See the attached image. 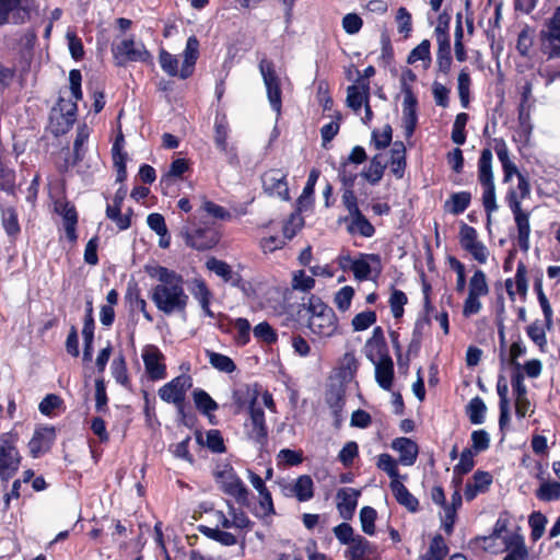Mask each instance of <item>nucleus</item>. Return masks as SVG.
<instances>
[{
  "label": "nucleus",
  "mask_w": 560,
  "mask_h": 560,
  "mask_svg": "<svg viewBox=\"0 0 560 560\" xmlns=\"http://www.w3.org/2000/svg\"><path fill=\"white\" fill-rule=\"evenodd\" d=\"M145 272L158 280V284L150 291L155 307L167 316L184 314L189 296L184 288L183 276L163 266H145Z\"/></svg>",
  "instance_id": "nucleus-1"
},
{
  "label": "nucleus",
  "mask_w": 560,
  "mask_h": 560,
  "mask_svg": "<svg viewBox=\"0 0 560 560\" xmlns=\"http://www.w3.org/2000/svg\"><path fill=\"white\" fill-rule=\"evenodd\" d=\"M298 323L306 327L314 339H327L338 334V317L328 304L312 295L298 311Z\"/></svg>",
  "instance_id": "nucleus-2"
},
{
  "label": "nucleus",
  "mask_w": 560,
  "mask_h": 560,
  "mask_svg": "<svg viewBox=\"0 0 560 560\" xmlns=\"http://www.w3.org/2000/svg\"><path fill=\"white\" fill-rule=\"evenodd\" d=\"M81 81L82 75L80 70H71L69 73V82L72 98L60 96L50 114V120L56 135L66 133L75 121L78 110L77 102L82 98Z\"/></svg>",
  "instance_id": "nucleus-3"
},
{
  "label": "nucleus",
  "mask_w": 560,
  "mask_h": 560,
  "mask_svg": "<svg viewBox=\"0 0 560 560\" xmlns=\"http://www.w3.org/2000/svg\"><path fill=\"white\" fill-rule=\"evenodd\" d=\"M539 39L540 50L547 60H555L560 63V5L545 21L539 33ZM538 75L545 79V85L549 86L556 79L560 78V69L558 71L540 70Z\"/></svg>",
  "instance_id": "nucleus-4"
},
{
  "label": "nucleus",
  "mask_w": 560,
  "mask_h": 560,
  "mask_svg": "<svg viewBox=\"0 0 560 560\" xmlns=\"http://www.w3.org/2000/svg\"><path fill=\"white\" fill-rule=\"evenodd\" d=\"M19 435L5 432L0 435V479L7 483L19 470L21 455L16 448Z\"/></svg>",
  "instance_id": "nucleus-5"
},
{
  "label": "nucleus",
  "mask_w": 560,
  "mask_h": 560,
  "mask_svg": "<svg viewBox=\"0 0 560 560\" xmlns=\"http://www.w3.org/2000/svg\"><path fill=\"white\" fill-rule=\"evenodd\" d=\"M214 478L222 492L234 498L238 504L248 505L249 491L232 467L224 466L214 474Z\"/></svg>",
  "instance_id": "nucleus-6"
},
{
  "label": "nucleus",
  "mask_w": 560,
  "mask_h": 560,
  "mask_svg": "<svg viewBox=\"0 0 560 560\" xmlns=\"http://www.w3.org/2000/svg\"><path fill=\"white\" fill-rule=\"evenodd\" d=\"M192 386V378L189 375L182 374L159 389V397L167 404H173L177 412L184 416L186 393Z\"/></svg>",
  "instance_id": "nucleus-7"
},
{
  "label": "nucleus",
  "mask_w": 560,
  "mask_h": 560,
  "mask_svg": "<svg viewBox=\"0 0 560 560\" xmlns=\"http://www.w3.org/2000/svg\"><path fill=\"white\" fill-rule=\"evenodd\" d=\"M36 9L35 0H0V26L10 22V14L12 23L23 24L31 19Z\"/></svg>",
  "instance_id": "nucleus-8"
},
{
  "label": "nucleus",
  "mask_w": 560,
  "mask_h": 560,
  "mask_svg": "<svg viewBox=\"0 0 560 560\" xmlns=\"http://www.w3.org/2000/svg\"><path fill=\"white\" fill-rule=\"evenodd\" d=\"M259 71L266 86L270 106L279 115L282 106V92L280 88V79L276 73L273 62L267 59H261L259 62Z\"/></svg>",
  "instance_id": "nucleus-9"
},
{
  "label": "nucleus",
  "mask_w": 560,
  "mask_h": 560,
  "mask_svg": "<svg viewBox=\"0 0 560 560\" xmlns=\"http://www.w3.org/2000/svg\"><path fill=\"white\" fill-rule=\"evenodd\" d=\"M459 244L479 264H486L489 252L486 245L478 240L477 230L466 223H462L459 230Z\"/></svg>",
  "instance_id": "nucleus-10"
},
{
  "label": "nucleus",
  "mask_w": 560,
  "mask_h": 560,
  "mask_svg": "<svg viewBox=\"0 0 560 560\" xmlns=\"http://www.w3.org/2000/svg\"><path fill=\"white\" fill-rule=\"evenodd\" d=\"M443 16L441 15L439 21L440 24L435 27V36L438 42L436 51V67L440 73L447 75L451 71L452 55H451V40L447 32L448 24L442 25Z\"/></svg>",
  "instance_id": "nucleus-11"
},
{
  "label": "nucleus",
  "mask_w": 560,
  "mask_h": 560,
  "mask_svg": "<svg viewBox=\"0 0 560 560\" xmlns=\"http://www.w3.org/2000/svg\"><path fill=\"white\" fill-rule=\"evenodd\" d=\"M262 188L269 196L279 197L282 200H289V187L287 173L279 168H272L265 172L261 176Z\"/></svg>",
  "instance_id": "nucleus-12"
},
{
  "label": "nucleus",
  "mask_w": 560,
  "mask_h": 560,
  "mask_svg": "<svg viewBox=\"0 0 560 560\" xmlns=\"http://www.w3.org/2000/svg\"><path fill=\"white\" fill-rule=\"evenodd\" d=\"M247 435L259 447L267 444V425L265 420V412L261 407L252 406L249 410V422L245 423Z\"/></svg>",
  "instance_id": "nucleus-13"
},
{
  "label": "nucleus",
  "mask_w": 560,
  "mask_h": 560,
  "mask_svg": "<svg viewBox=\"0 0 560 560\" xmlns=\"http://www.w3.org/2000/svg\"><path fill=\"white\" fill-rule=\"evenodd\" d=\"M163 354L158 347L149 345L143 349L142 359L145 372L153 381L163 380L166 376V366L162 363Z\"/></svg>",
  "instance_id": "nucleus-14"
},
{
  "label": "nucleus",
  "mask_w": 560,
  "mask_h": 560,
  "mask_svg": "<svg viewBox=\"0 0 560 560\" xmlns=\"http://www.w3.org/2000/svg\"><path fill=\"white\" fill-rule=\"evenodd\" d=\"M374 270L378 276L382 272L381 256L378 254H359L352 262L351 271L359 281L369 279L370 273Z\"/></svg>",
  "instance_id": "nucleus-15"
},
{
  "label": "nucleus",
  "mask_w": 560,
  "mask_h": 560,
  "mask_svg": "<svg viewBox=\"0 0 560 560\" xmlns=\"http://www.w3.org/2000/svg\"><path fill=\"white\" fill-rule=\"evenodd\" d=\"M375 365V380L380 387L385 390H389L393 385L394 378V363L388 353L375 354L374 362Z\"/></svg>",
  "instance_id": "nucleus-16"
},
{
  "label": "nucleus",
  "mask_w": 560,
  "mask_h": 560,
  "mask_svg": "<svg viewBox=\"0 0 560 560\" xmlns=\"http://www.w3.org/2000/svg\"><path fill=\"white\" fill-rule=\"evenodd\" d=\"M418 100L413 92L407 90V96L402 101V126L405 136L412 137L418 124Z\"/></svg>",
  "instance_id": "nucleus-17"
},
{
  "label": "nucleus",
  "mask_w": 560,
  "mask_h": 560,
  "mask_svg": "<svg viewBox=\"0 0 560 560\" xmlns=\"http://www.w3.org/2000/svg\"><path fill=\"white\" fill-rule=\"evenodd\" d=\"M55 436L56 433L52 427H45L36 430L28 442L32 457L37 458L42 454L48 452L54 443Z\"/></svg>",
  "instance_id": "nucleus-18"
},
{
  "label": "nucleus",
  "mask_w": 560,
  "mask_h": 560,
  "mask_svg": "<svg viewBox=\"0 0 560 560\" xmlns=\"http://www.w3.org/2000/svg\"><path fill=\"white\" fill-rule=\"evenodd\" d=\"M370 101L369 82L358 79L357 83L347 88V105L354 113H359L361 107Z\"/></svg>",
  "instance_id": "nucleus-19"
},
{
  "label": "nucleus",
  "mask_w": 560,
  "mask_h": 560,
  "mask_svg": "<svg viewBox=\"0 0 560 560\" xmlns=\"http://www.w3.org/2000/svg\"><path fill=\"white\" fill-rule=\"evenodd\" d=\"M186 242L198 250H206L217 245L219 236L212 229H196L191 233H187Z\"/></svg>",
  "instance_id": "nucleus-20"
},
{
  "label": "nucleus",
  "mask_w": 560,
  "mask_h": 560,
  "mask_svg": "<svg viewBox=\"0 0 560 560\" xmlns=\"http://www.w3.org/2000/svg\"><path fill=\"white\" fill-rule=\"evenodd\" d=\"M342 221L347 223V232L351 235L359 234L369 238L375 234V228L361 211L348 214Z\"/></svg>",
  "instance_id": "nucleus-21"
},
{
  "label": "nucleus",
  "mask_w": 560,
  "mask_h": 560,
  "mask_svg": "<svg viewBox=\"0 0 560 560\" xmlns=\"http://www.w3.org/2000/svg\"><path fill=\"white\" fill-rule=\"evenodd\" d=\"M117 54L125 56L128 61L145 62L151 58L150 52L141 43H136L132 38L121 40L116 47Z\"/></svg>",
  "instance_id": "nucleus-22"
},
{
  "label": "nucleus",
  "mask_w": 560,
  "mask_h": 560,
  "mask_svg": "<svg viewBox=\"0 0 560 560\" xmlns=\"http://www.w3.org/2000/svg\"><path fill=\"white\" fill-rule=\"evenodd\" d=\"M360 492L353 488H342L337 492V509L343 520H350L355 511Z\"/></svg>",
  "instance_id": "nucleus-23"
},
{
  "label": "nucleus",
  "mask_w": 560,
  "mask_h": 560,
  "mask_svg": "<svg viewBox=\"0 0 560 560\" xmlns=\"http://www.w3.org/2000/svg\"><path fill=\"white\" fill-rule=\"evenodd\" d=\"M493 478L490 472L483 470L475 471L471 482H467L464 495L467 501L474 500L479 493H485L492 485Z\"/></svg>",
  "instance_id": "nucleus-24"
},
{
  "label": "nucleus",
  "mask_w": 560,
  "mask_h": 560,
  "mask_svg": "<svg viewBox=\"0 0 560 560\" xmlns=\"http://www.w3.org/2000/svg\"><path fill=\"white\" fill-rule=\"evenodd\" d=\"M392 448L399 453V463L411 466L416 463L419 448L416 442L408 438H397L392 442Z\"/></svg>",
  "instance_id": "nucleus-25"
},
{
  "label": "nucleus",
  "mask_w": 560,
  "mask_h": 560,
  "mask_svg": "<svg viewBox=\"0 0 560 560\" xmlns=\"http://www.w3.org/2000/svg\"><path fill=\"white\" fill-rule=\"evenodd\" d=\"M199 56V40L196 36L187 39L186 47L183 52L184 61L180 68L179 77L187 79L192 74L195 63Z\"/></svg>",
  "instance_id": "nucleus-26"
},
{
  "label": "nucleus",
  "mask_w": 560,
  "mask_h": 560,
  "mask_svg": "<svg viewBox=\"0 0 560 560\" xmlns=\"http://www.w3.org/2000/svg\"><path fill=\"white\" fill-rule=\"evenodd\" d=\"M504 545L508 553L503 560H527L528 550L522 535L512 534L504 537Z\"/></svg>",
  "instance_id": "nucleus-27"
},
{
  "label": "nucleus",
  "mask_w": 560,
  "mask_h": 560,
  "mask_svg": "<svg viewBox=\"0 0 560 560\" xmlns=\"http://www.w3.org/2000/svg\"><path fill=\"white\" fill-rule=\"evenodd\" d=\"M390 489L396 501L405 506L409 512H417L419 509L418 499L399 480L390 481Z\"/></svg>",
  "instance_id": "nucleus-28"
},
{
  "label": "nucleus",
  "mask_w": 560,
  "mask_h": 560,
  "mask_svg": "<svg viewBox=\"0 0 560 560\" xmlns=\"http://www.w3.org/2000/svg\"><path fill=\"white\" fill-rule=\"evenodd\" d=\"M388 163L393 175L398 179L402 178L406 168V147L401 141L394 142Z\"/></svg>",
  "instance_id": "nucleus-29"
},
{
  "label": "nucleus",
  "mask_w": 560,
  "mask_h": 560,
  "mask_svg": "<svg viewBox=\"0 0 560 560\" xmlns=\"http://www.w3.org/2000/svg\"><path fill=\"white\" fill-rule=\"evenodd\" d=\"M388 161L384 154H375L371 159L369 166L361 173V176L370 184L375 185L382 179Z\"/></svg>",
  "instance_id": "nucleus-30"
},
{
  "label": "nucleus",
  "mask_w": 560,
  "mask_h": 560,
  "mask_svg": "<svg viewBox=\"0 0 560 560\" xmlns=\"http://www.w3.org/2000/svg\"><path fill=\"white\" fill-rule=\"evenodd\" d=\"M191 294H192L194 299L198 301L200 307L203 311V314L207 317L213 318L214 314L210 310V301L212 298V293L208 289V287L203 280L196 279L194 281V288L191 290Z\"/></svg>",
  "instance_id": "nucleus-31"
},
{
  "label": "nucleus",
  "mask_w": 560,
  "mask_h": 560,
  "mask_svg": "<svg viewBox=\"0 0 560 560\" xmlns=\"http://www.w3.org/2000/svg\"><path fill=\"white\" fill-rule=\"evenodd\" d=\"M348 546L346 556L349 560H363L374 552V547L361 535H357Z\"/></svg>",
  "instance_id": "nucleus-32"
},
{
  "label": "nucleus",
  "mask_w": 560,
  "mask_h": 560,
  "mask_svg": "<svg viewBox=\"0 0 560 560\" xmlns=\"http://www.w3.org/2000/svg\"><path fill=\"white\" fill-rule=\"evenodd\" d=\"M517 226V240L522 250L527 252L529 248V213L524 212L522 209L518 212H512Z\"/></svg>",
  "instance_id": "nucleus-33"
},
{
  "label": "nucleus",
  "mask_w": 560,
  "mask_h": 560,
  "mask_svg": "<svg viewBox=\"0 0 560 560\" xmlns=\"http://www.w3.org/2000/svg\"><path fill=\"white\" fill-rule=\"evenodd\" d=\"M492 151L486 148L481 151L478 160V182L479 184L493 183V168H492Z\"/></svg>",
  "instance_id": "nucleus-34"
},
{
  "label": "nucleus",
  "mask_w": 560,
  "mask_h": 560,
  "mask_svg": "<svg viewBox=\"0 0 560 560\" xmlns=\"http://www.w3.org/2000/svg\"><path fill=\"white\" fill-rule=\"evenodd\" d=\"M471 194L469 191L453 192L444 203L445 211L453 215L463 213L470 205Z\"/></svg>",
  "instance_id": "nucleus-35"
},
{
  "label": "nucleus",
  "mask_w": 560,
  "mask_h": 560,
  "mask_svg": "<svg viewBox=\"0 0 560 560\" xmlns=\"http://www.w3.org/2000/svg\"><path fill=\"white\" fill-rule=\"evenodd\" d=\"M387 353V348L381 327L373 329L372 337L365 343V354L371 362H374L375 354Z\"/></svg>",
  "instance_id": "nucleus-36"
},
{
  "label": "nucleus",
  "mask_w": 560,
  "mask_h": 560,
  "mask_svg": "<svg viewBox=\"0 0 560 560\" xmlns=\"http://www.w3.org/2000/svg\"><path fill=\"white\" fill-rule=\"evenodd\" d=\"M448 548L442 535H435L425 553L419 557V560H444L447 556Z\"/></svg>",
  "instance_id": "nucleus-37"
},
{
  "label": "nucleus",
  "mask_w": 560,
  "mask_h": 560,
  "mask_svg": "<svg viewBox=\"0 0 560 560\" xmlns=\"http://www.w3.org/2000/svg\"><path fill=\"white\" fill-rule=\"evenodd\" d=\"M535 495L539 501L553 502L560 500V482L553 480H542L536 489Z\"/></svg>",
  "instance_id": "nucleus-38"
},
{
  "label": "nucleus",
  "mask_w": 560,
  "mask_h": 560,
  "mask_svg": "<svg viewBox=\"0 0 560 560\" xmlns=\"http://www.w3.org/2000/svg\"><path fill=\"white\" fill-rule=\"evenodd\" d=\"M295 488V498L300 502L310 501L314 497V482L311 476L301 475L293 480Z\"/></svg>",
  "instance_id": "nucleus-39"
},
{
  "label": "nucleus",
  "mask_w": 560,
  "mask_h": 560,
  "mask_svg": "<svg viewBox=\"0 0 560 560\" xmlns=\"http://www.w3.org/2000/svg\"><path fill=\"white\" fill-rule=\"evenodd\" d=\"M470 85L471 79L470 73L467 67H464L457 78V90L458 96L460 101V105L464 108H467L470 102Z\"/></svg>",
  "instance_id": "nucleus-40"
},
{
  "label": "nucleus",
  "mask_w": 560,
  "mask_h": 560,
  "mask_svg": "<svg viewBox=\"0 0 560 560\" xmlns=\"http://www.w3.org/2000/svg\"><path fill=\"white\" fill-rule=\"evenodd\" d=\"M206 354L209 359L210 364L215 370L223 373H232L236 370V365L230 357L219 352H214L212 350H206Z\"/></svg>",
  "instance_id": "nucleus-41"
},
{
  "label": "nucleus",
  "mask_w": 560,
  "mask_h": 560,
  "mask_svg": "<svg viewBox=\"0 0 560 560\" xmlns=\"http://www.w3.org/2000/svg\"><path fill=\"white\" fill-rule=\"evenodd\" d=\"M229 322L236 330V334L234 336L235 342L238 346L247 345L250 340V331H252L249 322L243 317L229 318Z\"/></svg>",
  "instance_id": "nucleus-42"
},
{
  "label": "nucleus",
  "mask_w": 560,
  "mask_h": 560,
  "mask_svg": "<svg viewBox=\"0 0 560 560\" xmlns=\"http://www.w3.org/2000/svg\"><path fill=\"white\" fill-rule=\"evenodd\" d=\"M487 406L479 396L470 399L466 407L467 416L472 424H481L485 421Z\"/></svg>",
  "instance_id": "nucleus-43"
},
{
  "label": "nucleus",
  "mask_w": 560,
  "mask_h": 560,
  "mask_svg": "<svg viewBox=\"0 0 560 560\" xmlns=\"http://www.w3.org/2000/svg\"><path fill=\"white\" fill-rule=\"evenodd\" d=\"M192 398L196 408L205 415H210L211 411H215L219 408V405L211 396L201 388H196L192 392Z\"/></svg>",
  "instance_id": "nucleus-44"
},
{
  "label": "nucleus",
  "mask_w": 560,
  "mask_h": 560,
  "mask_svg": "<svg viewBox=\"0 0 560 560\" xmlns=\"http://www.w3.org/2000/svg\"><path fill=\"white\" fill-rule=\"evenodd\" d=\"M258 393L256 389H252L249 386L245 385L233 393V400L235 405L241 409L248 405V410H250L252 406H256Z\"/></svg>",
  "instance_id": "nucleus-45"
},
{
  "label": "nucleus",
  "mask_w": 560,
  "mask_h": 560,
  "mask_svg": "<svg viewBox=\"0 0 560 560\" xmlns=\"http://www.w3.org/2000/svg\"><path fill=\"white\" fill-rule=\"evenodd\" d=\"M482 191V205L487 213V219L490 221L491 215L498 210L497 197H495V185L493 183L480 184Z\"/></svg>",
  "instance_id": "nucleus-46"
},
{
  "label": "nucleus",
  "mask_w": 560,
  "mask_h": 560,
  "mask_svg": "<svg viewBox=\"0 0 560 560\" xmlns=\"http://www.w3.org/2000/svg\"><path fill=\"white\" fill-rule=\"evenodd\" d=\"M353 180H354V177H352V176H349V177L343 176L342 177L343 184L346 186H348V188L345 189V191L342 194V203L346 207V209L348 210V214H353L358 211H361L358 206V198L351 188L353 186Z\"/></svg>",
  "instance_id": "nucleus-47"
},
{
  "label": "nucleus",
  "mask_w": 560,
  "mask_h": 560,
  "mask_svg": "<svg viewBox=\"0 0 560 560\" xmlns=\"http://www.w3.org/2000/svg\"><path fill=\"white\" fill-rule=\"evenodd\" d=\"M110 370L113 377L118 384L124 387H129L130 381L128 377L126 361L122 354L113 360Z\"/></svg>",
  "instance_id": "nucleus-48"
},
{
  "label": "nucleus",
  "mask_w": 560,
  "mask_h": 560,
  "mask_svg": "<svg viewBox=\"0 0 560 560\" xmlns=\"http://www.w3.org/2000/svg\"><path fill=\"white\" fill-rule=\"evenodd\" d=\"M468 293L478 296H485L489 293L486 273L482 270L477 269L470 278Z\"/></svg>",
  "instance_id": "nucleus-49"
},
{
  "label": "nucleus",
  "mask_w": 560,
  "mask_h": 560,
  "mask_svg": "<svg viewBox=\"0 0 560 560\" xmlns=\"http://www.w3.org/2000/svg\"><path fill=\"white\" fill-rule=\"evenodd\" d=\"M431 44L429 39H423L418 46H416L408 55L407 62L412 65L419 60L427 62L428 67L431 62Z\"/></svg>",
  "instance_id": "nucleus-50"
},
{
  "label": "nucleus",
  "mask_w": 560,
  "mask_h": 560,
  "mask_svg": "<svg viewBox=\"0 0 560 560\" xmlns=\"http://www.w3.org/2000/svg\"><path fill=\"white\" fill-rule=\"evenodd\" d=\"M254 337L261 342L272 345L278 340L276 330L267 322H261L253 328Z\"/></svg>",
  "instance_id": "nucleus-51"
},
{
  "label": "nucleus",
  "mask_w": 560,
  "mask_h": 560,
  "mask_svg": "<svg viewBox=\"0 0 560 560\" xmlns=\"http://www.w3.org/2000/svg\"><path fill=\"white\" fill-rule=\"evenodd\" d=\"M547 522V517L541 512H533L529 515L528 524L532 529L530 536L534 541L542 537Z\"/></svg>",
  "instance_id": "nucleus-52"
},
{
  "label": "nucleus",
  "mask_w": 560,
  "mask_h": 560,
  "mask_svg": "<svg viewBox=\"0 0 560 560\" xmlns=\"http://www.w3.org/2000/svg\"><path fill=\"white\" fill-rule=\"evenodd\" d=\"M206 266L210 271L222 278L225 282L232 280L233 270L225 261L212 257L207 260Z\"/></svg>",
  "instance_id": "nucleus-53"
},
{
  "label": "nucleus",
  "mask_w": 560,
  "mask_h": 560,
  "mask_svg": "<svg viewBox=\"0 0 560 560\" xmlns=\"http://www.w3.org/2000/svg\"><path fill=\"white\" fill-rule=\"evenodd\" d=\"M468 115L466 113L457 114L455 121L453 124L452 130V141L458 145H462L466 141V132L465 127L468 121Z\"/></svg>",
  "instance_id": "nucleus-54"
},
{
  "label": "nucleus",
  "mask_w": 560,
  "mask_h": 560,
  "mask_svg": "<svg viewBox=\"0 0 560 560\" xmlns=\"http://www.w3.org/2000/svg\"><path fill=\"white\" fill-rule=\"evenodd\" d=\"M475 454L476 453H474L471 448L463 450L458 464L454 466V474L457 476H463L471 471L475 466Z\"/></svg>",
  "instance_id": "nucleus-55"
},
{
  "label": "nucleus",
  "mask_w": 560,
  "mask_h": 560,
  "mask_svg": "<svg viewBox=\"0 0 560 560\" xmlns=\"http://www.w3.org/2000/svg\"><path fill=\"white\" fill-rule=\"evenodd\" d=\"M535 81H536V75L533 74L528 78H525L523 80V82H521L518 84L520 95H521L518 105H528V106L534 107L535 98L533 96V89H534Z\"/></svg>",
  "instance_id": "nucleus-56"
},
{
  "label": "nucleus",
  "mask_w": 560,
  "mask_h": 560,
  "mask_svg": "<svg viewBox=\"0 0 560 560\" xmlns=\"http://www.w3.org/2000/svg\"><path fill=\"white\" fill-rule=\"evenodd\" d=\"M354 296V289L350 285L342 287L336 292L334 296V303L340 312H347Z\"/></svg>",
  "instance_id": "nucleus-57"
},
{
  "label": "nucleus",
  "mask_w": 560,
  "mask_h": 560,
  "mask_svg": "<svg viewBox=\"0 0 560 560\" xmlns=\"http://www.w3.org/2000/svg\"><path fill=\"white\" fill-rule=\"evenodd\" d=\"M376 466L378 469L385 471L392 480H398L399 470L397 462L387 453L378 456Z\"/></svg>",
  "instance_id": "nucleus-58"
},
{
  "label": "nucleus",
  "mask_w": 560,
  "mask_h": 560,
  "mask_svg": "<svg viewBox=\"0 0 560 560\" xmlns=\"http://www.w3.org/2000/svg\"><path fill=\"white\" fill-rule=\"evenodd\" d=\"M201 210L217 220L230 221L232 219V213L228 209L210 200L202 202Z\"/></svg>",
  "instance_id": "nucleus-59"
},
{
  "label": "nucleus",
  "mask_w": 560,
  "mask_h": 560,
  "mask_svg": "<svg viewBox=\"0 0 560 560\" xmlns=\"http://www.w3.org/2000/svg\"><path fill=\"white\" fill-rule=\"evenodd\" d=\"M159 59L164 72L171 77L179 75L180 70H178V59L176 56L166 50H161Z\"/></svg>",
  "instance_id": "nucleus-60"
},
{
  "label": "nucleus",
  "mask_w": 560,
  "mask_h": 560,
  "mask_svg": "<svg viewBox=\"0 0 560 560\" xmlns=\"http://www.w3.org/2000/svg\"><path fill=\"white\" fill-rule=\"evenodd\" d=\"M376 511L371 506H364L360 511V522L362 530L368 535H373L375 533V520H376Z\"/></svg>",
  "instance_id": "nucleus-61"
},
{
  "label": "nucleus",
  "mask_w": 560,
  "mask_h": 560,
  "mask_svg": "<svg viewBox=\"0 0 560 560\" xmlns=\"http://www.w3.org/2000/svg\"><path fill=\"white\" fill-rule=\"evenodd\" d=\"M188 170L185 159H176L171 163L170 170L161 178V184L170 185L173 177H180Z\"/></svg>",
  "instance_id": "nucleus-62"
},
{
  "label": "nucleus",
  "mask_w": 560,
  "mask_h": 560,
  "mask_svg": "<svg viewBox=\"0 0 560 560\" xmlns=\"http://www.w3.org/2000/svg\"><path fill=\"white\" fill-rule=\"evenodd\" d=\"M376 322V314L374 311H365L357 314L351 322L354 331H362L368 329Z\"/></svg>",
  "instance_id": "nucleus-63"
},
{
  "label": "nucleus",
  "mask_w": 560,
  "mask_h": 560,
  "mask_svg": "<svg viewBox=\"0 0 560 560\" xmlns=\"http://www.w3.org/2000/svg\"><path fill=\"white\" fill-rule=\"evenodd\" d=\"M534 44L533 31L529 27L523 28L517 37L516 49L523 56L529 55L530 48Z\"/></svg>",
  "instance_id": "nucleus-64"
}]
</instances>
